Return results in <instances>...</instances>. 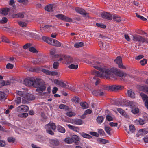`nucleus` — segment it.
<instances>
[{"mask_svg": "<svg viewBox=\"0 0 148 148\" xmlns=\"http://www.w3.org/2000/svg\"><path fill=\"white\" fill-rule=\"evenodd\" d=\"M6 145L5 141L0 140V147H4Z\"/></svg>", "mask_w": 148, "mask_h": 148, "instance_id": "338daca9", "label": "nucleus"}, {"mask_svg": "<svg viewBox=\"0 0 148 148\" xmlns=\"http://www.w3.org/2000/svg\"><path fill=\"white\" fill-rule=\"evenodd\" d=\"M64 21H65L66 22H72V19L67 17L66 16H65L64 17Z\"/></svg>", "mask_w": 148, "mask_h": 148, "instance_id": "4d7b16f0", "label": "nucleus"}, {"mask_svg": "<svg viewBox=\"0 0 148 148\" xmlns=\"http://www.w3.org/2000/svg\"><path fill=\"white\" fill-rule=\"evenodd\" d=\"M29 50L30 52L34 53H37L38 52L37 51L36 49L33 47H29Z\"/></svg>", "mask_w": 148, "mask_h": 148, "instance_id": "6e6d98bb", "label": "nucleus"}, {"mask_svg": "<svg viewBox=\"0 0 148 148\" xmlns=\"http://www.w3.org/2000/svg\"><path fill=\"white\" fill-rule=\"evenodd\" d=\"M139 132L141 134L145 135L148 133V130L145 129H142L139 131Z\"/></svg>", "mask_w": 148, "mask_h": 148, "instance_id": "4c0bfd02", "label": "nucleus"}, {"mask_svg": "<svg viewBox=\"0 0 148 148\" xmlns=\"http://www.w3.org/2000/svg\"><path fill=\"white\" fill-rule=\"evenodd\" d=\"M56 16L58 19L63 20L65 15L62 14H59L56 15Z\"/></svg>", "mask_w": 148, "mask_h": 148, "instance_id": "de8ad7c7", "label": "nucleus"}, {"mask_svg": "<svg viewBox=\"0 0 148 148\" xmlns=\"http://www.w3.org/2000/svg\"><path fill=\"white\" fill-rule=\"evenodd\" d=\"M129 129L130 131L132 133H133L135 130V128L134 126L132 125H130Z\"/></svg>", "mask_w": 148, "mask_h": 148, "instance_id": "49530a36", "label": "nucleus"}, {"mask_svg": "<svg viewBox=\"0 0 148 148\" xmlns=\"http://www.w3.org/2000/svg\"><path fill=\"white\" fill-rule=\"evenodd\" d=\"M45 62L44 61L43 59L42 58L36 59L35 60H33L32 61V63L34 64H40L41 63H43Z\"/></svg>", "mask_w": 148, "mask_h": 148, "instance_id": "f3484780", "label": "nucleus"}, {"mask_svg": "<svg viewBox=\"0 0 148 148\" xmlns=\"http://www.w3.org/2000/svg\"><path fill=\"white\" fill-rule=\"evenodd\" d=\"M136 122H138L140 125H143L146 123L145 120L143 119H140L139 120H136Z\"/></svg>", "mask_w": 148, "mask_h": 148, "instance_id": "09e8293b", "label": "nucleus"}, {"mask_svg": "<svg viewBox=\"0 0 148 148\" xmlns=\"http://www.w3.org/2000/svg\"><path fill=\"white\" fill-rule=\"evenodd\" d=\"M127 93L128 96L130 97L133 98H135V94L132 90H128Z\"/></svg>", "mask_w": 148, "mask_h": 148, "instance_id": "c756f323", "label": "nucleus"}, {"mask_svg": "<svg viewBox=\"0 0 148 148\" xmlns=\"http://www.w3.org/2000/svg\"><path fill=\"white\" fill-rule=\"evenodd\" d=\"M29 110V107L27 106L22 105L15 108V110L18 112H27Z\"/></svg>", "mask_w": 148, "mask_h": 148, "instance_id": "423d86ee", "label": "nucleus"}, {"mask_svg": "<svg viewBox=\"0 0 148 148\" xmlns=\"http://www.w3.org/2000/svg\"><path fill=\"white\" fill-rule=\"evenodd\" d=\"M115 20L116 19L118 18V20H116V21L117 22H119L121 21V17L120 16L116 14H113L112 15V18Z\"/></svg>", "mask_w": 148, "mask_h": 148, "instance_id": "473e14b6", "label": "nucleus"}, {"mask_svg": "<svg viewBox=\"0 0 148 148\" xmlns=\"http://www.w3.org/2000/svg\"><path fill=\"white\" fill-rule=\"evenodd\" d=\"M97 141L99 143L103 144L108 143H109L108 141L107 140L99 138H97Z\"/></svg>", "mask_w": 148, "mask_h": 148, "instance_id": "a878e982", "label": "nucleus"}, {"mask_svg": "<svg viewBox=\"0 0 148 148\" xmlns=\"http://www.w3.org/2000/svg\"><path fill=\"white\" fill-rule=\"evenodd\" d=\"M46 132L51 135L54 134V132L52 131L56 130V126L55 124L53 123H49L45 126Z\"/></svg>", "mask_w": 148, "mask_h": 148, "instance_id": "7ed1b4c3", "label": "nucleus"}, {"mask_svg": "<svg viewBox=\"0 0 148 148\" xmlns=\"http://www.w3.org/2000/svg\"><path fill=\"white\" fill-rule=\"evenodd\" d=\"M102 17L104 19L111 20L112 19V15L110 13L103 12L101 14Z\"/></svg>", "mask_w": 148, "mask_h": 148, "instance_id": "6e6552de", "label": "nucleus"}, {"mask_svg": "<svg viewBox=\"0 0 148 148\" xmlns=\"http://www.w3.org/2000/svg\"><path fill=\"white\" fill-rule=\"evenodd\" d=\"M28 115V114L27 113H23L19 114H18L19 117L21 118H25Z\"/></svg>", "mask_w": 148, "mask_h": 148, "instance_id": "a19ab883", "label": "nucleus"}, {"mask_svg": "<svg viewBox=\"0 0 148 148\" xmlns=\"http://www.w3.org/2000/svg\"><path fill=\"white\" fill-rule=\"evenodd\" d=\"M7 19L6 17L2 18V19L0 20V23H5L7 21Z\"/></svg>", "mask_w": 148, "mask_h": 148, "instance_id": "052dcab7", "label": "nucleus"}, {"mask_svg": "<svg viewBox=\"0 0 148 148\" xmlns=\"http://www.w3.org/2000/svg\"><path fill=\"white\" fill-rule=\"evenodd\" d=\"M140 96L145 102V105L146 108L148 109V97L146 95L143 93H141Z\"/></svg>", "mask_w": 148, "mask_h": 148, "instance_id": "1a4fd4ad", "label": "nucleus"}, {"mask_svg": "<svg viewBox=\"0 0 148 148\" xmlns=\"http://www.w3.org/2000/svg\"><path fill=\"white\" fill-rule=\"evenodd\" d=\"M140 88L143 91L148 94V87L146 86H142Z\"/></svg>", "mask_w": 148, "mask_h": 148, "instance_id": "72a5a7b5", "label": "nucleus"}, {"mask_svg": "<svg viewBox=\"0 0 148 148\" xmlns=\"http://www.w3.org/2000/svg\"><path fill=\"white\" fill-rule=\"evenodd\" d=\"M60 86L64 88H68L69 86L68 85H66V84L64 83L63 82L61 81L60 83V85H59Z\"/></svg>", "mask_w": 148, "mask_h": 148, "instance_id": "680f3d73", "label": "nucleus"}, {"mask_svg": "<svg viewBox=\"0 0 148 148\" xmlns=\"http://www.w3.org/2000/svg\"><path fill=\"white\" fill-rule=\"evenodd\" d=\"M92 112V110L90 109H88L86 110L85 111L83 115L81 117L82 118H85L84 116L91 114Z\"/></svg>", "mask_w": 148, "mask_h": 148, "instance_id": "c9c22d12", "label": "nucleus"}, {"mask_svg": "<svg viewBox=\"0 0 148 148\" xmlns=\"http://www.w3.org/2000/svg\"><path fill=\"white\" fill-rule=\"evenodd\" d=\"M123 87L120 85H115V91L121 90Z\"/></svg>", "mask_w": 148, "mask_h": 148, "instance_id": "e2e57ef3", "label": "nucleus"}, {"mask_svg": "<svg viewBox=\"0 0 148 148\" xmlns=\"http://www.w3.org/2000/svg\"><path fill=\"white\" fill-rule=\"evenodd\" d=\"M53 6L54 5L51 4L45 7V10L49 12L53 11L54 8Z\"/></svg>", "mask_w": 148, "mask_h": 148, "instance_id": "4be33fe9", "label": "nucleus"}, {"mask_svg": "<svg viewBox=\"0 0 148 148\" xmlns=\"http://www.w3.org/2000/svg\"><path fill=\"white\" fill-rule=\"evenodd\" d=\"M24 84L27 86H32L36 88V91L41 93L46 89L45 83L38 78L31 77L26 78L24 80Z\"/></svg>", "mask_w": 148, "mask_h": 148, "instance_id": "f03ea898", "label": "nucleus"}, {"mask_svg": "<svg viewBox=\"0 0 148 148\" xmlns=\"http://www.w3.org/2000/svg\"><path fill=\"white\" fill-rule=\"evenodd\" d=\"M127 104L132 109L137 107V103L133 101H129L128 102H127Z\"/></svg>", "mask_w": 148, "mask_h": 148, "instance_id": "6ab92c4d", "label": "nucleus"}, {"mask_svg": "<svg viewBox=\"0 0 148 148\" xmlns=\"http://www.w3.org/2000/svg\"><path fill=\"white\" fill-rule=\"evenodd\" d=\"M80 104L83 109H85L88 108V105L86 102H81Z\"/></svg>", "mask_w": 148, "mask_h": 148, "instance_id": "c85d7f7f", "label": "nucleus"}, {"mask_svg": "<svg viewBox=\"0 0 148 148\" xmlns=\"http://www.w3.org/2000/svg\"><path fill=\"white\" fill-rule=\"evenodd\" d=\"M63 59L66 61L65 63L66 64H69L73 62V59L69 56L64 55V57L63 58Z\"/></svg>", "mask_w": 148, "mask_h": 148, "instance_id": "9b49d317", "label": "nucleus"}, {"mask_svg": "<svg viewBox=\"0 0 148 148\" xmlns=\"http://www.w3.org/2000/svg\"><path fill=\"white\" fill-rule=\"evenodd\" d=\"M42 71L48 75H56L58 74V73L57 72L51 71L46 69H42Z\"/></svg>", "mask_w": 148, "mask_h": 148, "instance_id": "f8f14e48", "label": "nucleus"}, {"mask_svg": "<svg viewBox=\"0 0 148 148\" xmlns=\"http://www.w3.org/2000/svg\"><path fill=\"white\" fill-rule=\"evenodd\" d=\"M49 143L53 146H57L59 144V141L57 139H51L49 140Z\"/></svg>", "mask_w": 148, "mask_h": 148, "instance_id": "a211bd4d", "label": "nucleus"}, {"mask_svg": "<svg viewBox=\"0 0 148 148\" xmlns=\"http://www.w3.org/2000/svg\"><path fill=\"white\" fill-rule=\"evenodd\" d=\"M131 112L134 114L138 113L139 112V110L138 108L136 107L132 109Z\"/></svg>", "mask_w": 148, "mask_h": 148, "instance_id": "c03bdc74", "label": "nucleus"}, {"mask_svg": "<svg viewBox=\"0 0 148 148\" xmlns=\"http://www.w3.org/2000/svg\"><path fill=\"white\" fill-rule=\"evenodd\" d=\"M73 122L75 124L81 125L83 123L82 120L80 119H76L73 120Z\"/></svg>", "mask_w": 148, "mask_h": 148, "instance_id": "bb28decb", "label": "nucleus"}, {"mask_svg": "<svg viewBox=\"0 0 148 148\" xmlns=\"http://www.w3.org/2000/svg\"><path fill=\"white\" fill-rule=\"evenodd\" d=\"M80 134L82 137L85 138L90 139L92 138L91 135L84 132L80 133Z\"/></svg>", "mask_w": 148, "mask_h": 148, "instance_id": "393cba45", "label": "nucleus"}, {"mask_svg": "<svg viewBox=\"0 0 148 148\" xmlns=\"http://www.w3.org/2000/svg\"><path fill=\"white\" fill-rule=\"evenodd\" d=\"M16 103L18 105L21 103V99L20 97H18L16 100L15 101Z\"/></svg>", "mask_w": 148, "mask_h": 148, "instance_id": "0e129e2a", "label": "nucleus"}, {"mask_svg": "<svg viewBox=\"0 0 148 148\" xmlns=\"http://www.w3.org/2000/svg\"><path fill=\"white\" fill-rule=\"evenodd\" d=\"M78 67V65H74L73 64H71L68 66V68L70 69H76Z\"/></svg>", "mask_w": 148, "mask_h": 148, "instance_id": "37998d69", "label": "nucleus"}, {"mask_svg": "<svg viewBox=\"0 0 148 148\" xmlns=\"http://www.w3.org/2000/svg\"><path fill=\"white\" fill-rule=\"evenodd\" d=\"M15 17L16 18H23L24 17V15L22 13H18L15 15Z\"/></svg>", "mask_w": 148, "mask_h": 148, "instance_id": "5fc2aeb1", "label": "nucleus"}, {"mask_svg": "<svg viewBox=\"0 0 148 148\" xmlns=\"http://www.w3.org/2000/svg\"><path fill=\"white\" fill-rule=\"evenodd\" d=\"M14 67V66L12 64L9 63L7 64L6 65V68L7 69H12Z\"/></svg>", "mask_w": 148, "mask_h": 148, "instance_id": "774afa93", "label": "nucleus"}, {"mask_svg": "<svg viewBox=\"0 0 148 148\" xmlns=\"http://www.w3.org/2000/svg\"><path fill=\"white\" fill-rule=\"evenodd\" d=\"M134 41L140 42L142 43L144 42L148 43V39L145 38L140 35H135L133 36Z\"/></svg>", "mask_w": 148, "mask_h": 148, "instance_id": "39448f33", "label": "nucleus"}, {"mask_svg": "<svg viewBox=\"0 0 148 148\" xmlns=\"http://www.w3.org/2000/svg\"><path fill=\"white\" fill-rule=\"evenodd\" d=\"M99 44L100 47L102 49L104 48L105 49H107L108 47L105 45V43L103 42L102 41H100L99 42Z\"/></svg>", "mask_w": 148, "mask_h": 148, "instance_id": "f704fd0d", "label": "nucleus"}, {"mask_svg": "<svg viewBox=\"0 0 148 148\" xmlns=\"http://www.w3.org/2000/svg\"><path fill=\"white\" fill-rule=\"evenodd\" d=\"M2 41L5 43H8L9 42V40L5 36H3L1 38Z\"/></svg>", "mask_w": 148, "mask_h": 148, "instance_id": "79ce46f5", "label": "nucleus"}, {"mask_svg": "<svg viewBox=\"0 0 148 148\" xmlns=\"http://www.w3.org/2000/svg\"><path fill=\"white\" fill-rule=\"evenodd\" d=\"M72 101L75 104L78 103L80 101V99L78 97L75 96L71 99Z\"/></svg>", "mask_w": 148, "mask_h": 148, "instance_id": "aec40b11", "label": "nucleus"}, {"mask_svg": "<svg viewBox=\"0 0 148 148\" xmlns=\"http://www.w3.org/2000/svg\"><path fill=\"white\" fill-rule=\"evenodd\" d=\"M86 62L100 71L95 69L92 70V74L95 76L93 78L94 79H96L97 77L110 79V78H114L115 76L116 75L124 77L127 75L125 73L120 71L116 68L110 69L101 68L99 67L101 66V63L95 60L90 59L86 60Z\"/></svg>", "mask_w": 148, "mask_h": 148, "instance_id": "f257e3e1", "label": "nucleus"}, {"mask_svg": "<svg viewBox=\"0 0 148 148\" xmlns=\"http://www.w3.org/2000/svg\"><path fill=\"white\" fill-rule=\"evenodd\" d=\"M72 138L74 140L73 142L76 145H78L79 144V142L80 141L81 138L77 136L76 135H73L72 136Z\"/></svg>", "mask_w": 148, "mask_h": 148, "instance_id": "4468645a", "label": "nucleus"}, {"mask_svg": "<svg viewBox=\"0 0 148 148\" xmlns=\"http://www.w3.org/2000/svg\"><path fill=\"white\" fill-rule=\"evenodd\" d=\"M67 126L70 129L77 132H78L80 130L79 127H75L70 124L68 125Z\"/></svg>", "mask_w": 148, "mask_h": 148, "instance_id": "412c9836", "label": "nucleus"}, {"mask_svg": "<svg viewBox=\"0 0 148 148\" xmlns=\"http://www.w3.org/2000/svg\"><path fill=\"white\" fill-rule=\"evenodd\" d=\"M9 5L12 6L14 8H15V1L14 0H9Z\"/></svg>", "mask_w": 148, "mask_h": 148, "instance_id": "3c124183", "label": "nucleus"}, {"mask_svg": "<svg viewBox=\"0 0 148 148\" xmlns=\"http://www.w3.org/2000/svg\"><path fill=\"white\" fill-rule=\"evenodd\" d=\"M5 94L3 92L0 91V99H3L5 98Z\"/></svg>", "mask_w": 148, "mask_h": 148, "instance_id": "603ef678", "label": "nucleus"}, {"mask_svg": "<svg viewBox=\"0 0 148 148\" xmlns=\"http://www.w3.org/2000/svg\"><path fill=\"white\" fill-rule=\"evenodd\" d=\"M7 140L10 143H14L15 141V139L12 137H9L8 138Z\"/></svg>", "mask_w": 148, "mask_h": 148, "instance_id": "8fccbe9b", "label": "nucleus"}, {"mask_svg": "<svg viewBox=\"0 0 148 148\" xmlns=\"http://www.w3.org/2000/svg\"><path fill=\"white\" fill-rule=\"evenodd\" d=\"M56 50L55 49L53 48L51 49L50 51V54L51 58H52V57H53V56L56 55Z\"/></svg>", "mask_w": 148, "mask_h": 148, "instance_id": "58836bf2", "label": "nucleus"}, {"mask_svg": "<svg viewBox=\"0 0 148 148\" xmlns=\"http://www.w3.org/2000/svg\"><path fill=\"white\" fill-rule=\"evenodd\" d=\"M18 23L19 25L22 27H25L26 26V23L24 22L19 21L18 22Z\"/></svg>", "mask_w": 148, "mask_h": 148, "instance_id": "a18cd8bd", "label": "nucleus"}, {"mask_svg": "<svg viewBox=\"0 0 148 148\" xmlns=\"http://www.w3.org/2000/svg\"><path fill=\"white\" fill-rule=\"evenodd\" d=\"M51 27H54V26L51 25H42L40 27V30L42 32L43 30L48 31Z\"/></svg>", "mask_w": 148, "mask_h": 148, "instance_id": "dca6fc26", "label": "nucleus"}, {"mask_svg": "<svg viewBox=\"0 0 148 148\" xmlns=\"http://www.w3.org/2000/svg\"><path fill=\"white\" fill-rule=\"evenodd\" d=\"M137 33L142 35H144L146 36H147V33H145L144 31L142 30H138L137 32Z\"/></svg>", "mask_w": 148, "mask_h": 148, "instance_id": "13d9d810", "label": "nucleus"}, {"mask_svg": "<svg viewBox=\"0 0 148 148\" xmlns=\"http://www.w3.org/2000/svg\"><path fill=\"white\" fill-rule=\"evenodd\" d=\"M104 118L102 116H99L97 119V122L99 124L101 123L103 121Z\"/></svg>", "mask_w": 148, "mask_h": 148, "instance_id": "e433bc0d", "label": "nucleus"}, {"mask_svg": "<svg viewBox=\"0 0 148 148\" xmlns=\"http://www.w3.org/2000/svg\"><path fill=\"white\" fill-rule=\"evenodd\" d=\"M52 43V45L53 46L59 47L61 46V43L56 40L53 39Z\"/></svg>", "mask_w": 148, "mask_h": 148, "instance_id": "b1692460", "label": "nucleus"}, {"mask_svg": "<svg viewBox=\"0 0 148 148\" xmlns=\"http://www.w3.org/2000/svg\"><path fill=\"white\" fill-rule=\"evenodd\" d=\"M105 129L106 132L108 134H110V131L111 129L110 128L108 127H105Z\"/></svg>", "mask_w": 148, "mask_h": 148, "instance_id": "bf43d9fd", "label": "nucleus"}, {"mask_svg": "<svg viewBox=\"0 0 148 148\" xmlns=\"http://www.w3.org/2000/svg\"><path fill=\"white\" fill-rule=\"evenodd\" d=\"M136 15L138 18H139L140 19L143 20V21H146L147 20V19L142 16L139 15L137 13H136Z\"/></svg>", "mask_w": 148, "mask_h": 148, "instance_id": "864d4df0", "label": "nucleus"}, {"mask_svg": "<svg viewBox=\"0 0 148 148\" xmlns=\"http://www.w3.org/2000/svg\"><path fill=\"white\" fill-rule=\"evenodd\" d=\"M96 25L97 27L102 28H105L106 27V26L104 25L101 23H96Z\"/></svg>", "mask_w": 148, "mask_h": 148, "instance_id": "69168bd1", "label": "nucleus"}, {"mask_svg": "<svg viewBox=\"0 0 148 148\" xmlns=\"http://www.w3.org/2000/svg\"><path fill=\"white\" fill-rule=\"evenodd\" d=\"M76 12L80 14L84 15H86L87 13H86L84 10L79 7H77L75 9Z\"/></svg>", "mask_w": 148, "mask_h": 148, "instance_id": "2eb2a0df", "label": "nucleus"}, {"mask_svg": "<svg viewBox=\"0 0 148 148\" xmlns=\"http://www.w3.org/2000/svg\"><path fill=\"white\" fill-rule=\"evenodd\" d=\"M10 10V9L9 8H3L1 9V13L4 15H7Z\"/></svg>", "mask_w": 148, "mask_h": 148, "instance_id": "5701e85b", "label": "nucleus"}, {"mask_svg": "<svg viewBox=\"0 0 148 148\" xmlns=\"http://www.w3.org/2000/svg\"><path fill=\"white\" fill-rule=\"evenodd\" d=\"M57 130L60 132L64 133L65 132V130L64 127L60 125H58L57 127Z\"/></svg>", "mask_w": 148, "mask_h": 148, "instance_id": "cd10ccee", "label": "nucleus"}, {"mask_svg": "<svg viewBox=\"0 0 148 148\" xmlns=\"http://www.w3.org/2000/svg\"><path fill=\"white\" fill-rule=\"evenodd\" d=\"M93 95L95 96H103L104 95V92L101 90H95L92 92Z\"/></svg>", "mask_w": 148, "mask_h": 148, "instance_id": "ddd939ff", "label": "nucleus"}, {"mask_svg": "<svg viewBox=\"0 0 148 148\" xmlns=\"http://www.w3.org/2000/svg\"><path fill=\"white\" fill-rule=\"evenodd\" d=\"M64 57V55L63 54H56L52 57V59L53 61H61L63 60Z\"/></svg>", "mask_w": 148, "mask_h": 148, "instance_id": "9d476101", "label": "nucleus"}, {"mask_svg": "<svg viewBox=\"0 0 148 148\" xmlns=\"http://www.w3.org/2000/svg\"><path fill=\"white\" fill-rule=\"evenodd\" d=\"M84 45L82 42H79L76 43L74 45V47L76 48H79L82 47Z\"/></svg>", "mask_w": 148, "mask_h": 148, "instance_id": "ea45409f", "label": "nucleus"}, {"mask_svg": "<svg viewBox=\"0 0 148 148\" xmlns=\"http://www.w3.org/2000/svg\"><path fill=\"white\" fill-rule=\"evenodd\" d=\"M65 141L67 143L71 144L73 142L74 140L72 137H68L65 138Z\"/></svg>", "mask_w": 148, "mask_h": 148, "instance_id": "2f4dec72", "label": "nucleus"}, {"mask_svg": "<svg viewBox=\"0 0 148 148\" xmlns=\"http://www.w3.org/2000/svg\"><path fill=\"white\" fill-rule=\"evenodd\" d=\"M117 111L121 114L123 116H125V117H127V115L126 114V112L124 110L120 108H118L117 109Z\"/></svg>", "mask_w": 148, "mask_h": 148, "instance_id": "7c9ffc66", "label": "nucleus"}, {"mask_svg": "<svg viewBox=\"0 0 148 148\" xmlns=\"http://www.w3.org/2000/svg\"><path fill=\"white\" fill-rule=\"evenodd\" d=\"M17 94L24 99L28 100H32L34 99L33 96L30 94L27 93L25 92L21 91H18L17 92Z\"/></svg>", "mask_w": 148, "mask_h": 148, "instance_id": "20e7f679", "label": "nucleus"}, {"mask_svg": "<svg viewBox=\"0 0 148 148\" xmlns=\"http://www.w3.org/2000/svg\"><path fill=\"white\" fill-rule=\"evenodd\" d=\"M114 62L118 65L119 68L123 69H126V67L122 63V58L120 56L117 57L116 59L114 60Z\"/></svg>", "mask_w": 148, "mask_h": 148, "instance_id": "0eeeda50", "label": "nucleus"}]
</instances>
